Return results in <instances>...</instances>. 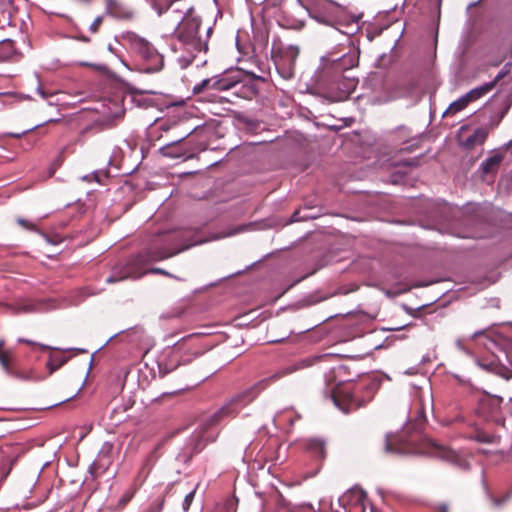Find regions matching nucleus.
<instances>
[{
  "mask_svg": "<svg viewBox=\"0 0 512 512\" xmlns=\"http://www.w3.org/2000/svg\"><path fill=\"white\" fill-rule=\"evenodd\" d=\"M285 78H291L293 76V71L291 67L286 71V73L283 75Z\"/></svg>",
  "mask_w": 512,
  "mask_h": 512,
  "instance_id": "37",
  "label": "nucleus"
},
{
  "mask_svg": "<svg viewBox=\"0 0 512 512\" xmlns=\"http://www.w3.org/2000/svg\"><path fill=\"white\" fill-rule=\"evenodd\" d=\"M194 496H195V489L190 491L184 498V501H183V504H182V507H183V510L184 511H188L190 506H191V503L193 502V499H194Z\"/></svg>",
  "mask_w": 512,
  "mask_h": 512,
  "instance_id": "23",
  "label": "nucleus"
},
{
  "mask_svg": "<svg viewBox=\"0 0 512 512\" xmlns=\"http://www.w3.org/2000/svg\"><path fill=\"white\" fill-rule=\"evenodd\" d=\"M287 54H289L291 65H294V62H295L296 57L298 55V49L294 48V47H290L288 49V51H287Z\"/></svg>",
  "mask_w": 512,
  "mask_h": 512,
  "instance_id": "32",
  "label": "nucleus"
},
{
  "mask_svg": "<svg viewBox=\"0 0 512 512\" xmlns=\"http://www.w3.org/2000/svg\"><path fill=\"white\" fill-rule=\"evenodd\" d=\"M307 452L317 460L323 461L326 458V444L323 440L313 438L306 443Z\"/></svg>",
  "mask_w": 512,
  "mask_h": 512,
  "instance_id": "13",
  "label": "nucleus"
},
{
  "mask_svg": "<svg viewBox=\"0 0 512 512\" xmlns=\"http://www.w3.org/2000/svg\"><path fill=\"white\" fill-rule=\"evenodd\" d=\"M437 512H449V505L447 503H439L435 506Z\"/></svg>",
  "mask_w": 512,
  "mask_h": 512,
  "instance_id": "33",
  "label": "nucleus"
},
{
  "mask_svg": "<svg viewBox=\"0 0 512 512\" xmlns=\"http://www.w3.org/2000/svg\"><path fill=\"white\" fill-rule=\"evenodd\" d=\"M135 493H136L135 489H130V490L126 491L119 499L118 507H120V508L125 507L131 501V499L134 497Z\"/></svg>",
  "mask_w": 512,
  "mask_h": 512,
  "instance_id": "20",
  "label": "nucleus"
},
{
  "mask_svg": "<svg viewBox=\"0 0 512 512\" xmlns=\"http://www.w3.org/2000/svg\"><path fill=\"white\" fill-rule=\"evenodd\" d=\"M36 143V138L32 136H27L24 138L23 142L21 143V146L25 150H29L33 147V145Z\"/></svg>",
  "mask_w": 512,
  "mask_h": 512,
  "instance_id": "25",
  "label": "nucleus"
},
{
  "mask_svg": "<svg viewBox=\"0 0 512 512\" xmlns=\"http://www.w3.org/2000/svg\"><path fill=\"white\" fill-rule=\"evenodd\" d=\"M346 62L347 59L342 58L332 65L334 76L329 84V91L325 94V97L331 102L347 99L355 87L354 80L343 75V72L347 69Z\"/></svg>",
  "mask_w": 512,
  "mask_h": 512,
  "instance_id": "6",
  "label": "nucleus"
},
{
  "mask_svg": "<svg viewBox=\"0 0 512 512\" xmlns=\"http://www.w3.org/2000/svg\"><path fill=\"white\" fill-rule=\"evenodd\" d=\"M27 133H28V130L27 131H23L22 133H18V132L9 133L8 135L11 136V137H14V138H21L22 135H26Z\"/></svg>",
  "mask_w": 512,
  "mask_h": 512,
  "instance_id": "35",
  "label": "nucleus"
},
{
  "mask_svg": "<svg viewBox=\"0 0 512 512\" xmlns=\"http://www.w3.org/2000/svg\"><path fill=\"white\" fill-rule=\"evenodd\" d=\"M223 508L226 512H235L236 511V500L235 499H228L224 503Z\"/></svg>",
  "mask_w": 512,
  "mask_h": 512,
  "instance_id": "29",
  "label": "nucleus"
},
{
  "mask_svg": "<svg viewBox=\"0 0 512 512\" xmlns=\"http://www.w3.org/2000/svg\"><path fill=\"white\" fill-rule=\"evenodd\" d=\"M411 447L398 436L387 435L385 440V451L387 453L405 454L411 452Z\"/></svg>",
  "mask_w": 512,
  "mask_h": 512,
  "instance_id": "12",
  "label": "nucleus"
},
{
  "mask_svg": "<svg viewBox=\"0 0 512 512\" xmlns=\"http://www.w3.org/2000/svg\"><path fill=\"white\" fill-rule=\"evenodd\" d=\"M99 131L98 127L95 125H90L82 129L77 138L75 139L74 143L77 145H83L86 141V136L89 134H96Z\"/></svg>",
  "mask_w": 512,
  "mask_h": 512,
  "instance_id": "19",
  "label": "nucleus"
},
{
  "mask_svg": "<svg viewBox=\"0 0 512 512\" xmlns=\"http://www.w3.org/2000/svg\"><path fill=\"white\" fill-rule=\"evenodd\" d=\"M67 362V359L60 356H54L51 355L49 357V360L46 364L47 368L49 369L50 374L58 370L60 367H62Z\"/></svg>",
  "mask_w": 512,
  "mask_h": 512,
  "instance_id": "18",
  "label": "nucleus"
},
{
  "mask_svg": "<svg viewBox=\"0 0 512 512\" xmlns=\"http://www.w3.org/2000/svg\"><path fill=\"white\" fill-rule=\"evenodd\" d=\"M480 365H481V366H483L484 368H486L487 370H491V369H492V367L494 366V363H493V362H491V363H490V364H488V365H484V364L480 363Z\"/></svg>",
  "mask_w": 512,
  "mask_h": 512,
  "instance_id": "38",
  "label": "nucleus"
},
{
  "mask_svg": "<svg viewBox=\"0 0 512 512\" xmlns=\"http://www.w3.org/2000/svg\"><path fill=\"white\" fill-rule=\"evenodd\" d=\"M0 365L9 375L16 374V358L11 350L5 349V341L0 339Z\"/></svg>",
  "mask_w": 512,
  "mask_h": 512,
  "instance_id": "9",
  "label": "nucleus"
},
{
  "mask_svg": "<svg viewBox=\"0 0 512 512\" xmlns=\"http://www.w3.org/2000/svg\"><path fill=\"white\" fill-rule=\"evenodd\" d=\"M504 58H505V57H501V58H500V59H498L497 61H496V60H493V62L491 63V66L496 67V66L500 65V64L503 62Z\"/></svg>",
  "mask_w": 512,
  "mask_h": 512,
  "instance_id": "36",
  "label": "nucleus"
},
{
  "mask_svg": "<svg viewBox=\"0 0 512 512\" xmlns=\"http://www.w3.org/2000/svg\"><path fill=\"white\" fill-rule=\"evenodd\" d=\"M367 392L366 390H363V392L360 394L361 396H366Z\"/></svg>",
  "mask_w": 512,
  "mask_h": 512,
  "instance_id": "41",
  "label": "nucleus"
},
{
  "mask_svg": "<svg viewBox=\"0 0 512 512\" xmlns=\"http://www.w3.org/2000/svg\"><path fill=\"white\" fill-rule=\"evenodd\" d=\"M240 72L236 71L233 74H226L221 77H213L204 79L193 87L194 94H201L206 90H230L236 89L235 94L244 98L252 99L257 95L258 90L252 83L244 84L239 78Z\"/></svg>",
  "mask_w": 512,
  "mask_h": 512,
  "instance_id": "5",
  "label": "nucleus"
},
{
  "mask_svg": "<svg viewBox=\"0 0 512 512\" xmlns=\"http://www.w3.org/2000/svg\"><path fill=\"white\" fill-rule=\"evenodd\" d=\"M16 53L14 42L7 39L0 42V62L10 60Z\"/></svg>",
  "mask_w": 512,
  "mask_h": 512,
  "instance_id": "15",
  "label": "nucleus"
},
{
  "mask_svg": "<svg viewBox=\"0 0 512 512\" xmlns=\"http://www.w3.org/2000/svg\"><path fill=\"white\" fill-rule=\"evenodd\" d=\"M178 127L179 125L175 121L171 120H166L164 122L159 123V129L165 132Z\"/></svg>",
  "mask_w": 512,
  "mask_h": 512,
  "instance_id": "24",
  "label": "nucleus"
},
{
  "mask_svg": "<svg viewBox=\"0 0 512 512\" xmlns=\"http://www.w3.org/2000/svg\"><path fill=\"white\" fill-rule=\"evenodd\" d=\"M171 246L149 247L130 257L125 263L114 267L113 273L106 279L107 283H116L125 279H138L147 273L169 275L161 268L145 269L151 262L168 259L200 243L191 230H181L170 236Z\"/></svg>",
  "mask_w": 512,
  "mask_h": 512,
  "instance_id": "1",
  "label": "nucleus"
},
{
  "mask_svg": "<svg viewBox=\"0 0 512 512\" xmlns=\"http://www.w3.org/2000/svg\"><path fill=\"white\" fill-rule=\"evenodd\" d=\"M17 222L19 225L23 226L24 228H27L32 231H36V226L25 219L19 218L17 220Z\"/></svg>",
  "mask_w": 512,
  "mask_h": 512,
  "instance_id": "31",
  "label": "nucleus"
},
{
  "mask_svg": "<svg viewBox=\"0 0 512 512\" xmlns=\"http://www.w3.org/2000/svg\"><path fill=\"white\" fill-rule=\"evenodd\" d=\"M493 88H494V83L488 82L479 87H476L475 90L477 91L478 96L481 98L484 95H486L487 93H489Z\"/></svg>",
  "mask_w": 512,
  "mask_h": 512,
  "instance_id": "21",
  "label": "nucleus"
},
{
  "mask_svg": "<svg viewBox=\"0 0 512 512\" xmlns=\"http://www.w3.org/2000/svg\"><path fill=\"white\" fill-rule=\"evenodd\" d=\"M504 159V155L501 153H495L486 160H484L480 167L479 171L481 172V177L484 179L488 175L495 176L499 170V167Z\"/></svg>",
  "mask_w": 512,
  "mask_h": 512,
  "instance_id": "10",
  "label": "nucleus"
},
{
  "mask_svg": "<svg viewBox=\"0 0 512 512\" xmlns=\"http://www.w3.org/2000/svg\"><path fill=\"white\" fill-rule=\"evenodd\" d=\"M440 209H441V212H446V211H449V210H450V208H449L447 205H443V206H441V208H440Z\"/></svg>",
  "mask_w": 512,
  "mask_h": 512,
  "instance_id": "39",
  "label": "nucleus"
},
{
  "mask_svg": "<svg viewBox=\"0 0 512 512\" xmlns=\"http://www.w3.org/2000/svg\"><path fill=\"white\" fill-rule=\"evenodd\" d=\"M83 65L85 66H89L91 67L92 69L102 73V74H106L108 73L109 69L106 65H103V64H89V63H83Z\"/></svg>",
  "mask_w": 512,
  "mask_h": 512,
  "instance_id": "26",
  "label": "nucleus"
},
{
  "mask_svg": "<svg viewBox=\"0 0 512 512\" xmlns=\"http://www.w3.org/2000/svg\"><path fill=\"white\" fill-rule=\"evenodd\" d=\"M469 102L463 95L456 101L452 102L443 114V117L455 115L456 113L464 110L468 106Z\"/></svg>",
  "mask_w": 512,
  "mask_h": 512,
  "instance_id": "16",
  "label": "nucleus"
},
{
  "mask_svg": "<svg viewBox=\"0 0 512 512\" xmlns=\"http://www.w3.org/2000/svg\"><path fill=\"white\" fill-rule=\"evenodd\" d=\"M488 134L489 132L486 128H477L468 137L460 138V145L466 149L471 150L476 146L484 144Z\"/></svg>",
  "mask_w": 512,
  "mask_h": 512,
  "instance_id": "11",
  "label": "nucleus"
},
{
  "mask_svg": "<svg viewBox=\"0 0 512 512\" xmlns=\"http://www.w3.org/2000/svg\"><path fill=\"white\" fill-rule=\"evenodd\" d=\"M507 499H508L507 497L495 498L494 499V504L496 506H500V505L504 504L507 501Z\"/></svg>",
  "mask_w": 512,
  "mask_h": 512,
  "instance_id": "34",
  "label": "nucleus"
},
{
  "mask_svg": "<svg viewBox=\"0 0 512 512\" xmlns=\"http://www.w3.org/2000/svg\"><path fill=\"white\" fill-rule=\"evenodd\" d=\"M172 12L173 14L166 18L168 21L177 23L173 32V38L177 41L174 44V50H184L192 58L198 53L207 52L212 27L201 32V20L194 14L193 8H176Z\"/></svg>",
  "mask_w": 512,
  "mask_h": 512,
  "instance_id": "2",
  "label": "nucleus"
},
{
  "mask_svg": "<svg viewBox=\"0 0 512 512\" xmlns=\"http://www.w3.org/2000/svg\"><path fill=\"white\" fill-rule=\"evenodd\" d=\"M193 132H197V129H193V130H190V131H185L184 133H181L180 137L165 145L162 150H163V153L164 155L166 156H170V157H186V158H191L193 155H194V151L190 152L188 149L184 148L183 146H181L179 148V150L177 151H174L173 149L178 147L182 142H184V140L189 137Z\"/></svg>",
  "mask_w": 512,
  "mask_h": 512,
  "instance_id": "8",
  "label": "nucleus"
},
{
  "mask_svg": "<svg viewBox=\"0 0 512 512\" xmlns=\"http://www.w3.org/2000/svg\"><path fill=\"white\" fill-rule=\"evenodd\" d=\"M468 437L480 443H494L496 440L494 435H490L480 429H475Z\"/></svg>",
  "mask_w": 512,
  "mask_h": 512,
  "instance_id": "17",
  "label": "nucleus"
},
{
  "mask_svg": "<svg viewBox=\"0 0 512 512\" xmlns=\"http://www.w3.org/2000/svg\"><path fill=\"white\" fill-rule=\"evenodd\" d=\"M365 498H366V495L363 491L353 490V491H350L348 494H346L342 500L344 501V500L348 499L349 501H353L354 509L358 510L359 512H363L365 509V507H364Z\"/></svg>",
  "mask_w": 512,
  "mask_h": 512,
  "instance_id": "14",
  "label": "nucleus"
},
{
  "mask_svg": "<svg viewBox=\"0 0 512 512\" xmlns=\"http://www.w3.org/2000/svg\"><path fill=\"white\" fill-rule=\"evenodd\" d=\"M156 58L158 59V61L162 63V59L159 56H157Z\"/></svg>",
  "mask_w": 512,
  "mask_h": 512,
  "instance_id": "42",
  "label": "nucleus"
},
{
  "mask_svg": "<svg viewBox=\"0 0 512 512\" xmlns=\"http://www.w3.org/2000/svg\"><path fill=\"white\" fill-rule=\"evenodd\" d=\"M509 73V69L507 68V65L496 75V77L491 81V83H494V87L497 85V83L502 80L507 74Z\"/></svg>",
  "mask_w": 512,
  "mask_h": 512,
  "instance_id": "28",
  "label": "nucleus"
},
{
  "mask_svg": "<svg viewBox=\"0 0 512 512\" xmlns=\"http://www.w3.org/2000/svg\"><path fill=\"white\" fill-rule=\"evenodd\" d=\"M374 391L375 384L372 382L343 383L332 390V400L339 409L348 413L371 401Z\"/></svg>",
  "mask_w": 512,
  "mask_h": 512,
  "instance_id": "4",
  "label": "nucleus"
},
{
  "mask_svg": "<svg viewBox=\"0 0 512 512\" xmlns=\"http://www.w3.org/2000/svg\"><path fill=\"white\" fill-rule=\"evenodd\" d=\"M104 15L119 21H131L135 12L124 0H103Z\"/></svg>",
  "mask_w": 512,
  "mask_h": 512,
  "instance_id": "7",
  "label": "nucleus"
},
{
  "mask_svg": "<svg viewBox=\"0 0 512 512\" xmlns=\"http://www.w3.org/2000/svg\"><path fill=\"white\" fill-rule=\"evenodd\" d=\"M297 369L298 367L295 365L282 368L272 375L257 381L252 386L236 393L225 405L207 418L204 423V429L207 430L209 427L217 425L224 418L237 416L244 407L252 403L259 394L266 390L271 384L292 374Z\"/></svg>",
  "mask_w": 512,
  "mask_h": 512,
  "instance_id": "3",
  "label": "nucleus"
},
{
  "mask_svg": "<svg viewBox=\"0 0 512 512\" xmlns=\"http://www.w3.org/2000/svg\"><path fill=\"white\" fill-rule=\"evenodd\" d=\"M19 342L25 343V344L30 345V346H38L42 350H50V349H52L50 346L39 344V343L33 342V341L29 340V339L21 338V339H19Z\"/></svg>",
  "mask_w": 512,
  "mask_h": 512,
  "instance_id": "27",
  "label": "nucleus"
},
{
  "mask_svg": "<svg viewBox=\"0 0 512 512\" xmlns=\"http://www.w3.org/2000/svg\"><path fill=\"white\" fill-rule=\"evenodd\" d=\"M205 149H206V147L204 145L198 147V150H201V151L205 150Z\"/></svg>",
  "mask_w": 512,
  "mask_h": 512,
  "instance_id": "40",
  "label": "nucleus"
},
{
  "mask_svg": "<svg viewBox=\"0 0 512 512\" xmlns=\"http://www.w3.org/2000/svg\"><path fill=\"white\" fill-rule=\"evenodd\" d=\"M465 98L467 99V101L469 103L475 101V100H478L480 99V97L478 96V93L477 91L474 89L470 90L469 92H467L465 95Z\"/></svg>",
  "mask_w": 512,
  "mask_h": 512,
  "instance_id": "30",
  "label": "nucleus"
},
{
  "mask_svg": "<svg viewBox=\"0 0 512 512\" xmlns=\"http://www.w3.org/2000/svg\"><path fill=\"white\" fill-rule=\"evenodd\" d=\"M104 17H105V15L103 14V15L97 16L94 19V21L92 22V24L90 25V28H89L92 33H97L99 31V28L103 23Z\"/></svg>",
  "mask_w": 512,
  "mask_h": 512,
  "instance_id": "22",
  "label": "nucleus"
}]
</instances>
